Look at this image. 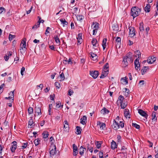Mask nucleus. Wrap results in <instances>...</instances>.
Returning a JSON list of instances; mask_svg holds the SVG:
<instances>
[{"mask_svg": "<svg viewBox=\"0 0 158 158\" xmlns=\"http://www.w3.org/2000/svg\"><path fill=\"white\" fill-rule=\"evenodd\" d=\"M112 28L113 30L115 31H117L118 30V27L117 24H113L112 26Z\"/></svg>", "mask_w": 158, "mask_h": 158, "instance_id": "nucleus-30", "label": "nucleus"}, {"mask_svg": "<svg viewBox=\"0 0 158 158\" xmlns=\"http://www.w3.org/2000/svg\"><path fill=\"white\" fill-rule=\"evenodd\" d=\"M49 150H50L49 151L50 156H52L56 154V148L55 145L54 146V148H52L51 149L50 148Z\"/></svg>", "mask_w": 158, "mask_h": 158, "instance_id": "nucleus-8", "label": "nucleus"}, {"mask_svg": "<svg viewBox=\"0 0 158 158\" xmlns=\"http://www.w3.org/2000/svg\"><path fill=\"white\" fill-rule=\"evenodd\" d=\"M26 48L25 49L23 48V47H20V52L22 54L24 53L26 51Z\"/></svg>", "mask_w": 158, "mask_h": 158, "instance_id": "nucleus-41", "label": "nucleus"}, {"mask_svg": "<svg viewBox=\"0 0 158 158\" xmlns=\"http://www.w3.org/2000/svg\"><path fill=\"white\" fill-rule=\"evenodd\" d=\"M152 122L155 123L156 121L157 117H156V113L155 112H153L152 115Z\"/></svg>", "mask_w": 158, "mask_h": 158, "instance_id": "nucleus-15", "label": "nucleus"}, {"mask_svg": "<svg viewBox=\"0 0 158 158\" xmlns=\"http://www.w3.org/2000/svg\"><path fill=\"white\" fill-rule=\"evenodd\" d=\"M106 41H107V39L106 38H104L103 40L102 45L103 50L105 49L106 47Z\"/></svg>", "mask_w": 158, "mask_h": 158, "instance_id": "nucleus-24", "label": "nucleus"}, {"mask_svg": "<svg viewBox=\"0 0 158 158\" xmlns=\"http://www.w3.org/2000/svg\"><path fill=\"white\" fill-rule=\"evenodd\" d=\"M100 128L102 130H104L106 127V124L104 123H102L101 124L100 126Z\"/></svg>", "mask_w": 158, "mask_h": 158, "instance_id": "nucleus-46", "label": "nucleus"}, {"mask_svg": "<svg viewBox=\"0 0 158 158\" xmlns=\"http://www.w3.org/2000/svg\"><path fill=\"white\" fill-rule=\"evenodd\" d=\"M129 114L128 112V111H124V115L125 117L126 118H130V117L129 116H130V115Z\"/></svg>", "mask_w": 158, "mask_h": 158, "instance_id": "nucleus-45", "label": "nucleus"}, {"mask_svg": "<svg viewBox=\"0 0 158 158\" xmlns=\"http://www.w3.org/2000/svg\"><path fill=\"white\" fill-rule=\"evenodd\" d=\"M112 126L114 129L117 130L119 127V125L118 123L115 121V119H114L113 123Z\"/></svg>", "mask_w": 158, "mask_h": 158, "instance_id": "nucleus-7", "label": "nucleus"}, {"mask_svg": "<svg viewBox=\"0 0 158 158\" xmlns=\"http://www.w3.org/2000/svg\"><path fill=\"white\" fill-rule=\"evenodd\" d=\"M55 85L56 87L58 88V89H59L60 87V84L58 82H56L55 83Z\"/></svg>", "mask_w": 158, "mask_h": 158, "instance_id": "nucleus-54", "label": "nucleus"}, {"mask_svg": "<svg viewBox=\"0 0 158 158\" xmlns=\"http://www.w3.org/2000/svg\"><path fill=\"white\" fill-rule=\"evenodd\" d=\"M59 76L60 78V81H62L64 79V74L63 72H62L61 74H60Z\"/></svg>", "mask_w": 158, "mask_h": 158, "instance_id": "nucleus-34", "label": "nucleus"}, {"mask_svg": "<svg viewBox=\"0 0 158 158\" xmlns=\"http://www.w3.org/2000/svg\"><path fill=\"white\" fill-rule=\"evenodd\" d=\"M125 57H126L127 58H128L132 57H131V52H129L128 54H127L125 56Z\"/></svg>", "mask_w": 158, "mask_h": 158, "instance_id": "nucleus-64", "label": "nucleus"}, {"mask_svg": "<svg viewBox=\"0 0 158 158\" xmlns=\"http://www.w3.org/2000/svg\"><path fill=\"white\" fill-rule=\"evenodd\" d=\"M103 152H101L99 153V158H102L103 157Z\"/></svg>", "mask_w": 158, "mask_h": 158, "instance_id": "nucleus-62", "label": "nucleus"}, {"mask_svg": "<svg viewBox=\"0 0 158 158\" xmlns=\"http://www.w3.org/2000/svg\"><path fill=\"white\" fill-rule=\"evenodd\" d=\"M156 58L154 56L149 57L147 60V62L149 64H152L154 63L156 60Z\"/></svg>", "mask_w": 158, "mask_h": 158, "instance_id": "nucleus-9", "label": "nucleus"}, {"mask_svg": "<svg viewBox=\"0 0 158 158\" xmlns=\"http://www.w3.org/2000/svg\"><path fill=\"white\" fill-rule=\"evenodd\" d=\"M139 113L141 116L145 118H147L148 115L147 114V113L143 110L141 109H138Z\"/></svg>", "mask_w": 158, "mask_h": 158, "instance_id": "nucleus-6", "label": "nucleus"}, {"mask_svg": "<svg viewBox=\"0 0 158 158\" xmlns=\"http://www.w3.org/2000/svg\"><path fill=\"white\" fill-rule=\"evenodd\" d=\"M11 144H12L10 147V150L12 152H14L17 148V143L16 141H13Z\"/></svg>", "mask_w": 158, "mask_h": 158, "instance_id": "nucleus-4", "label": "nucleus"}, {"mask_svg": "<svg viewBox=\"0 0 158 158\" xmlns=\"http://www.w3.org/2000/svg\"><path fill=\"white\" fill-rule=\"evenodd\" d=\"M145 81L144 80L140 81L139 84L140 87L142 86L145 84Z\"/></svg>", "mask_w": 158, "mask_h": 158, "instance_id": "nucleus-47", "label": "nucleus"}, {"mask_svg": "<svg viewBox=\"0 0 158 158\" xmlns=\"http://www.w3.org/2000/svg\"><path fill=\"white\" fill-rule=\"evenodd\" d=\"M43 137L44 138H46L48 137V133L47 131H44L43 133Z\"/></svg>", "mask_w": 158, "mask_h": 158, "instance_id": "nucleus-36", "label": "nucleus"}, {"mask_svg": "<svg viewBox=\"0 0 158 158\" xmlns=\"http://www.w3.org/2000/svg\"><path fill=\"white\" fill-rule=\"evenodd\" d=\"M127 148L124 146H123L121 150L123 151L122 153H124L126 152V149Z\"/></svg>", "mask_w": 158, "mask_h": 158, "instance_id": "nucleus-57", "label": "nucleus"}, {"mask_svg": "<svg viewBox=\"0 0 158 158\" xmlns=\"http://www.w3.org/2000/svg\"><path fill=\"white\" fill-rule=\"evenodd\" d=\"M15 37V35H13L10 34L9 36V39L10 41L12 40Z\"/></svg>", "mask_w": 158, "mask_h": 158, "instance_id": "nucleus-50", "label": "nucleus"}, {"mask_svg": "<svg viewBox=\"0 0 158 158\" xmlns=\"http://www.w3.org/2000/svg\"><path fill=\"white\" fill-rule=\"evenodd\" d=\"M89 74L94 79H96L98 77L99 73L98 71L94 70L90 71Z\"/></svg>", "mask_w": 158, "mask_h": 158, "instance_id": "nucleus-3", "label": "nucleus"}, {"mask_svg": "<svg viewBox=\"0 0 158 158\" xmlns=\"http://www.w3.org/2000/svg\"><path fill=\"white\" fill-rule=\"evenodd\" d=\"M135 53L138 56V58L141 56V53L140 51L139 50H137L135 52Z\"/></svg>", "mask_w": 158, "mask_h": 158, "instance_id": "nucleus-42", "label": "nucleus"}, {"mask_svg": "<svg viewBox=\"0 0 158 158\" xmlns=\"http://www.w3.org/2000/svg\"><path fill=\"white\" fill-rule=\"evenodd\" d=\"M104 69L106 70V71L108 70L109 69V64L108 63H106L104 66Z\"/></svg>", "mask_w": 158, "mask_h": 158, "instance_id": "nucleus-51", "label": "nucleus"}, {"mask_svg": "<svg viewBox=\"0 0 158 158\" xmlns=\"http://www.w3.org/2000/svg\"><path fill=\"white\" fill-rule=\"evenodd\" d=\"M26 39L25 38L24 39H23L22 41L21 44H20V46H21L22 44H23V45L22 47H23V48L25 49L26 48Z\"/></svg>", "mask_w": 158, "mask_h": 158, "instance_id": "nucleus-31", "label": "nucleus"}, {"mask_svg": "<svg viewBox=\"0 0 158 158\" xmlns=\"http://www.w3.org/2000/svg\"><path fill=\"white\" fill-rule=\"evenodd\" d=\"M82 34L81 33H79L77 37V42L78 43H79L80 44H81L82 42Z\"/></svg>", "mask_w": 158, "mask_h": 158, "instance_id": "nucleus-14", "label": "nucleus"}, {"mask_svg": "<svg viewBox=\"0 0 158 158\" xmlns=\"http://www.w3.org/2000/svg\"><path fill=\"white\" fill-rule=\"evenodd\" d=\"M73 150H77V147L76 145L75 144H73Z\"/></svg>", "mask_w": 158, "mask_h": 158, "instance_id": "nucleus-58", "label": "nucleus"}, {"mask_svg": "<svg viewBox=\"0 0 158 158\" xmlns=\"http://www.w3.org/2000/svg\"><path fill=\"white\" fill-rule=\"evenodd\" d=\"M85 149V148L83 147L82 146H81L80 147V148L79 153L81 156L83 155Z\"/></svg>", "mask_w": 158, "mask_h": 158, "instance_id": "nucleus-26", "label": "nucleus"}, {"mask_svg": "<svg viewBox=\"0 0 158 158\" xmlns=\"http://www.w3.org/2000/svg\"><path fill=\"white\" fill-rule=\"evenodd\" d=\"M73 93V91L72 90H71V89H70L68 91V95L69 96H71Z\"/></svg>", "mask_w": 158, "mask_h": 158, "instance_id": "nucleus-59", "label": "nucleus"}, {"mask_svg": "<svg viewBox=\"0 0 158 158\" xmlns=\"http://www.w3.org/2000/svg\"><path fill=\"white\" fill-rule=\"evenodd\" d=\"M28 113L29 114L33 113V109L32 107H29L28 109Z\"/></svg>", "mask_w": 158, "mask_h": 158, "instance_id": "nucleus-38", "label": "nucleus"}, {"mask_svg": "<svg viewBox=\"0 0 158 158\" xmlns=\"http://www.w3.org/2000/svg\"><path fill=\"white\" fill-rule=\"evenodd\" d=\"M40 141V140L39 139H35L34 141V143L35 146L38 145Z\"/></svg>", "mask_w": 158, "mask_h": 158, "instance_id": "nucleus-48", "label": "nucleus"}, {"mask_svg": "<svg viewBox=\"0 0 158 158\" xmlns=\"http://www.w3.org/2000/svg\"><path fill=\"white\" fill-rule=\"evenodd\" d=\"M139 29L140 31H143L144 30L143 28V22L140 23Z\"/></svg>", "mask_w": 158, "mask_h": 158, "instance_id": "nucleus-33", "label": "nucleus"}, {"mask_svg": "<svg viewBox=\"0 0 158 158\" xmlns=\"http://www.w3.org/2000/svg\"><path fill=\"white\" fill-rule=\"evenodd\" d=\"M109 112V111L105 107H104L101 111V113L103 114H108Z\"/></svg>", "mask_w": 158, "mask_h": 158, "instance_id": "nucleus-18", "label": "nucleus"}, {"mask_svg": "<svg viewBox=\"0 0 158 158\" xmlns=\"http://www.w3.org/2000/svg\"><path fill=\"white\" fill-rule=\"evenodd\" d=\"M38 23L37 22L36 23L35 25L32 27V29H34L35 30L37 28L39 27H40V25H39V26L38 25Z\"/></svg>", "mask_w": 158, "mask_h": 158, "instance_id": "nucleus-55", "label": "nucleus"}, {"mask_svg": "<svg viewBox=\"0 0 158 158\" xmlns=\"http://www.w3.org/2000/svg\"><path fill=\"white\" fill-rule=\"evenodd\" d=\"M60 20L61 23L63 24V27H67L68 23L66 21L65 19H60Z\"/></svg>", "mask_w": 158, "mask_h": 158, "instance_id": "nucleus-23", "label": "nucleus"}, {"mask_svg": "<svg viewBox=\"0 0 158 158\" xmlns=\"http://www.w3.org/2000/svg\"><path fill=\"white\" fill-rule=\"evenodd\" d=\"M61 106V103L59 102L56 103V108H59Z\"/></svg>", "mask_w": 158, "mask_h": 158, "instance_id": "nucleus-56", "label": "nucleus"}, {"mask_svg": "<svg viewBox=\"0 0 158 158\" xmlns=\"http://www.w3.org/2000/svg\"><path fill=\"white\" fill-rule=\"evenodd\" d=\"M121 81L122 83L123 84L126 85L128 83V81L127 80V78H126V77L124 78H122Z\"/></svg>", "mask_w": 158, "mask_h": 158, "instance_id": "nucleus-29", "label": "nucleus"}, {"mask_svg": "<svg viewBox=\"0 0 158 158\" xmlns=\"http://www.w3.org/2000/svg\"><path fill=\"white\" fill-rule=\"evenodd\" d=\"M118 101L120 103H122L123 102V100H124V98L123 96L122 95H120L118 97Z\"/></svg>", "mask_w": 158, "mask_h": 158, "instance_id": "nucleus-35", "label": "nucleus"}, {"mask_svg": "<svg viewBox=\"0 0 158 158\" xmlns=\"http://www.w3.org/2000/svg\"><path fill=\"white\" fill-rule=\"evenodd\" d=\"M51 29V28L50 27H47L46 30V31L45 32V35H47L48 33H49V32L48 31V30H50Z\"/></svg>", "mask_w": 158, "mask_h": 158, "instance_id": "nucleus-61", "label": "nucleus"}, {"mask_svg": "<svg viewBox=\"0 0 158 158\" xmlns=\"http://www.w3.org/2000/svg\"><path fill=\"white\" fill-rule=\"evenodd\" d=\"M80 123L84 125L86 124L87 122V117L86 116H83V117L81 118Z\"/></svg>", "mask_w": 158, "mask_h": 158, "instance_id": "nucleus-16", "label": "nucleus"}, {"mask_svg": "<svg viewBox=\"0 0 158 158\" xmlns=\"http://www.w3.org/2000/svg\"><path fill=\"white\" fill-rule=\"evenodd\" d=\"M84 18V16L82 15H78L77 16V20L79 21H81Z\"/></svg>", "mask_w": 158, "mask_h": 158, "instance_id": "nucleus-40", "label": "nucleus"}, {"mask_svg": "<svg viewBox=\"0 0 158 158\" xmlns=\"http://www.w3.org/2000/svg\"><path fill=\"white\" fill-rule=\"evenodd\" d=\"M33 123V120L32 119V117H31V119L29 120L28 121V127L29 128H31L32 125Z\"/></svg>", "mask_w": 158, "mask_h": 158, "instance_id": "nucleus-28", "label": "nucleus"}, {"mask_svg": "<svg viewBox=\"0 0 158 158\" xmlns=\"http://www.w3.org/2000/svg\"><path fill=\"white\" fill-rule=\"evenodd\" d=\"M103 72H104L102 73V74H101L100 77V78H103L107 76L108 74V73L109 70H108L106 71L104 70Z\"/></svg>", "mask_w": 158, "mask_h": 158, "instance_id": "nucleus-21", "label": "nucleus"}, {"mask_svg": "<svg viewBox=\"0 0 158 158\" xmlns=\"http://www.w3.org/2000/svg\"><path fill=\"white\" fill-rule=\"evenodd\" d=\"M127 58L126 57H124L123 59V62L124 63L123 64H124V67H126L128 65V63L127 62Z\"/></svg>", "mask_w": 158, "mask_h": 158, "instance_id": "nucleus-27", "label": "nucleus"}, {"mask_svg": "<svg viewBox=\"0 0 158 158\" xmlns=\"http://www.w3.org/2000/svg\"><path fill=\"white\" fill-rule=\"evenodd\" d=\"M64 123V129L65 131H68L69 130V126L68 122L67 120H65Z\"/></svg>", "mask_w": 158, "mask_h": 158, "instance_id": "nucleus-12", "label": "nucleus"}, {"mask_svg": "<svg viewBox=\"0 0 158 158\" xmlns=\"http://www.w3.org/2000/svg\"><path fill=\"white\" fill-rule=\"evenodd\" d=\"M76 134L77 135L80 134L81 133V128L78 126L76 127Z\"/></svg>", "mask_w": 158, "mask_h": 158, "instance_id": "nucleus-32", "label": "nucleus"}, {"mask_svg": "<svg viewBox=\"0 0 158 158\" xmlns=\"http://www.w3.org/2000/svg\"><path fill=\"white\" fill-rule=\"evenodd\" d=\"M95 144L98 148H99L101 147V143H98V142H97V143H96Z\"/></svg>", "mask_w": 158, "mask_h": 158, "instance_id": "nucleus-60", "label": "nucleus"}, {"mask_svg": "<svg viewBox=\"0 0 158 158\" xmlns=\"http://www.w3.org/2000/svg\"><path fill=\"white\" fill-rule=\"evenodd\" d=\"M134 64L135 69L138 70L139 67L140 66V64L139 61V60L138 59H136L135 61Z\"/></svg>", "mask_w": 158, "mask_h": 158, "instance_id": "nucleus-11", "label": "nucleus"}, {"mask_svg": "<svg viewBox=\"0 0 158 158\" xmlns=\"http://www.w3.org/2000/svg\"><path fill=\"white\" fill-rule=\"evenodd\" d=\"M151 6L150 4H147L144 8V10L146 12H149L150 10Z\"/></svg>", "mask_w": 158, "mask_h": 158, "instance_id": "nucleus-25", "label": "nucleus"}, {"mask_svg": "<svg viewBox=\"0 0 158 158\" xmlns=\"http://www.w3.org/2000/svg\"><path fill=\"white\" fill-rule=\"evenodd\" d=\"M90 55L91 57V59L93 60H96L97 59L98 56L96 54L91 52Z\"/></svg>", "mask_w": 158, "mask_h": 158, "instance_id": "nucleus-22", "label": "nucleus"}, {"mask_svg": "<svg viewBox=\"0 0 158 158\" xmlns=\"http://www.w3.org/2000/svg\"><path fill=\"white\" fill-rule=\"evenodd\" d=\"M129 35L131 37H133L135 35V28L133 27H129Z\"/></svg>", "mask_w": 158, "mask_h": 158, "instance_id": "nucleus-5", "label": "nucleus"}, {"mask_svg": "<svg viewBox=\"0 0 158 158\" xmlns=\"http://www.w3.org/2000/svg\"><path fill=\"white\" fill-rule=\"evenodd\" d=\"M15 90H14L13 91L10 92L9 94V95L12 98H13L12 100H13V98L14 97V92Z\"/></svg>", "mask_w": 158, "mask_h": 158, "instance_id": "nucleus-52", "label": "nucleus"}, {"mask_svg": "<svg viewBox=\"0 0 158 158\" xmlns=\"http://www.w3.org/2000/svg\"><path fill=\"white\" fill-rule=\"evenodd\" d=\"M38 18H39V20L37 22V23H38V26H39V25H40V23H43L44 22V21L42 19L41 20V18L40 17L38 16Z\"/></svg>", "mask_w": 158, "mask_h": 158, "instance_id": "nucleus-39", "label": "nucleus"}, {"mask_svg": "<svg viewBox=\"0 0 158 158\" xmlns=\"http://www.w3.org/2000/svg\"><path fill=\"white\" fill-rule=\"evenodd\" d=\"M117 147V145L116 144V143L113 140L111 143V148L113 149H114L115 148H116Z\"/></svg>", "mask_w": 158, "mask_h": 158, "instance_id": "nucleus-19", "label": "nucleus"}, {"mask_svg": "<svg viewBox=\"0 0 158 158\" xmlns=\"http://www.w3.org/2000/svg\"><path fill=\"white\" fill-rule=\"evenodd\" d=\"M121 39L119 37H117L116 40V41L117 43V45L118 44H120L121 43Z\"/></svg>", "mask_w": 158, "mask_h": 158, "instance_id": "nucleus-44", "label": "nucleus"}, {"mask_svg": "<svg viewBox=\"0 0 158 158\" xmlns=\"http://www.w3.org/2000/svg\"><path fill=\"white\" fill-rule=\"evenodd\" d=\"M60 34L59 35V36H60ZM58 35H55L54 36V39L55 40V41L56 43L58 44V45H60V41L59 39V38H58Z\"/></svg>", "mask_w": 158, "mask_h": 158, "instance_id": "nucleus-20", "label": "nucleus"}, {"mask_svg": "<svg viewBox=\"0 0 158 158\" xmlns=\"http://www.w3.org/2000/svg\"><path fill=\"white\" fill-rule=\"evenodd\" d=\"M91 43L95 49L97 48L99 45L96 39H93L91 41Z\"/></svg>", "mask_w": 158, "mask_h": 158, "instance_id": "nucleus-10", "label": "nucleus"}, {"mask_svg": "<svg viewBox=\"0 0 158 158\" xmlns=\"http://www.w3.org/2000/svg\"><path fill=\"white\" fill-rule=\"evenodd\" d=\"M6 12L5 9L3 7H0V14L3 13V12Z\"/></svg>", "mask_w": 158, "mask_h": 158, "instance_id": "nucleus-49", "label": "nucleus"}, {"mask_svg": "<svg viewBox=\"0 0 158 158\" xmlns=\"http://www.w3.org/2000/svg\"><path fill=\"white\" fill-rule=\"evenodd\" d=\"M149 69L148 66H144L141 69V73L142 75H143L146 73L147 71Z\"/></svg>", "mask_w": 158, "mask_h": 158, "instance_id": "nucleus-17", "label": "nucleus"}, {"mask_svg": "<svg viewBox=\"0 0 158 158\" xmlns=\"http://www.w3.org/2000/svg\"><path fill=\"white\" fill-rule=\"evenodd\" d=\"M132 125L136 129H139L140 128V126L136 123H132Z\"/></svg>", "mask_w": 158, "mask_h": 158, "instance_id": "nucleus-37", "label": "nucleus"}, {"mask_svg": "<svg viewBox=\"0 0 158 158\" xmlns=\"http://www.w3.org/2000/svg\"><path fill=\"white\" fill-rule=\"evenodd\" d=\"M120 106H121V108L122 109H124L127 106L126 104L125 103H124L123 102L122 103H120Z\"/></svg>", "mask_w": 158, "mask_h": 158, "instance_id": "nucleus-43", "label": "nucleus"}, {"mask_svg": "<svg viewBox=\"0 0 158 158\" xmlns=\"http://www.w3.org/2000/svg\"><path fill=\"white\" fill-rule=\"evenodd\" d=\"M88 150H89V151L91 152L92 153L93 151V148L91 147L90 146L89 144H88V146L87 147Z\"/></svg>", "mask_w": 158, "mask_h": 158, "instance_id": "nucleus-53", "label": "nucleus"}, {"mask_svg": "<svg viewBox=\"0 0 158 158\" xmlns=\"http://www.w3.org/2000/svg\"><path fill=\"white\" fill-rule=\"evenodd\" d=\"M141 11V9L138 7L135 6L133 7L131 10V15L133 18L138 16Z\"/></svg>", "mask_w": 158, "mask_h": 158, "instance_id": "nucleus-1", "label": "nucleus"}, {"mask_svg": "<svg viewBox=\"0 0 158 158\" xmlns=\"http://www.w3.org/2000/svg\"><path fill=\"white\" fill-rule=\"evenodd\" d=\"M99 27V23L96 22H93L92 24V27L94 29L93 35H95Z\"/></svg>", "mask_w": 158, "mask_h": 158, "instance_id": "nucleus-2", "label": "nucleus"}, {"mask_svg": "<svg viewBox=\"0 0 158 158\" xmlns=\"http://www.w3.org/2000/svg\"><path fill=\"white\" fill-rule=\"evenodd\" d=\"M35 113H37V115L41 114V108L39 106H36L35 108Z\"/></svg>", "mask_w": 158, "mask_h": 158, "instance_id": "nucleus-13", "label": "nucleus"}, {"mask_svg": "<svg viewBox=\"0 0 158 158\" xmlns=\"http://www.w3.org/2000/svg\"><path fill=\"white\" fill-rule=\"evenodd\" d=\"M25 68L24 67H23L21 69V73L22 76H23L24 75V74L23 73L25 71Z\"/></svg>", "mask_w": 158, "mask_h": 158, "instance_id": "nucleus-63", "label": "nucleus"}]
</instances>
